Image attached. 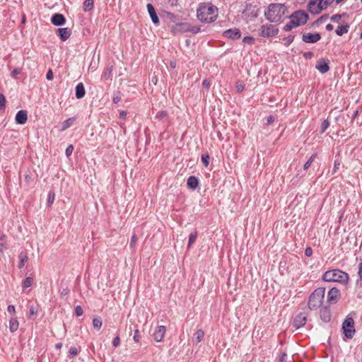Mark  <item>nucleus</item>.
<instances>
[{"mask_svg":"<svg viewBox=\"0 0 362 362\" xmlns=\"http://www.w3.org/2000/svg\"><path fill=\"white\" fill-rule=\"evenodd\" d=\"M136 240H137V238H136V235L135 234H134L132 238H131V241H130V243H129V246L130 247H134V245L136 242Z\"/></svg>","mask_w":362,"mask_h":362,"instance_id":"obj_54","label":"nucleus"},{"mask_svg":"<svg viewBox=\"0 0 362 362\" xmlns=\"http://www.w3.org/2000/svg\"><path fill=\"white\" fill-rule=\"evenodd\" d=\"M146 6H147L148 13L151 17V19L153 23L155 25H158L160 23V20L157 15L155 8L153 7V6L151 4H148Z\"/></svg>","mask_w":362,"mask_h":362,"instance_id":"obj_18","label":"nucleus"},{"mask_svg":"<svg viewBox=\"0 0 362 362\" xmlns=\"http://www.w3.org/2000/svg\"><path fill=\"white\" fill-rule=\"evenodd\" d=\"M324 0H310L308 4V10L313 14H318L322 10L327 8L324 4Z\"/></svg>","mask_w":362,"mask_h":362,"instance_id":"obj_8","label":"nucleus"},{"mask_svg":"<svg viewBox=\"0 0 362 362\" xmlns=\"http://www.w3.org/2000/svg\"><path fill=\"white\" fill-rule=\"evenodd\" d=\"M6 97L1 93H0V110H3L6 107Z\"/></svg>","mask_w":362,"mask_h":362,"instance_id":"obj_44","label":"nucleus"},{"mask_svg":"<svg viewBox=\"0 0 362 362\" xmlns=\"http://www.w3.org/2000/svg\"><path fill=\"white\" fill-rule=\"evenodd\" d=\"M7 311L10 313H15V312H16L15 306L13 305H9L7 307Z\"/></svg>","mask_w":362,"mask_h":362,"instance_id":"obj_62","label":"nucleus"},{"mask_svg":"<svg viewBox=\"0 0 362 362\" xmlns=\"http://www.w3.org/2000/svg\"><path fill=\"white\" fill-rule=\"evenodd\" d=\"M53 72L51 69H49L47 72V74H46V78L48 80V81H51L53 79Z\"/></svg>","mask_w":362,"mask_h":362,"instance_id":"obj_60","label":"nucleus"},{"mask_svg":"<svg viewBox=\"0 0 362 362\" xmlns=\"http://www.w3.org/2000/svg\"><path fill=\"white\" fill-rule=\"evenodd\" d=\"M73 151H74V146L72 144H69L66 150H65V154L67 157H69L72 153H73Z\"/></svg>","mask_w":362,"mask_h":362,"instance_id":"obj_46","label":"nucleus"},{"mask_svg":"<svg viewBox=\"0 0 362 362\" xmlns=\"http://www.w3.org/2000/svg\"><path fill=\"white\" fill-rule=\"evenodd\" d=\"M303 56L306 59H310L314 57V53L313 52H303Z\"/></svg>","mask_w":362,"mask_h":362,"instance_id":"obj_50","label":"nucleus"},{"mask_svg":"<svg viewBox=\"0 0 362 362\" xmlns=\"http://www.w3.org/2000/svg\"><path fill=\"white\" fill-rule=\"evenodd\" d=\"M321 39V34L320 33H303L302 40L305 43H315Z\"/></svg>","mask_w":362,"mask_h":362,"instance_id":"obj_9","label":"nucleus"},{"mask_svg":"<svg viewBox=\"0 0 362 362\" xmlns=\"http://www.w3.org/2000/svg\"><path fill=\"white\" fill-rule=\"evenodd\" d=\"M204 332L202 329H198L196 333L194 334V339H195V342L197 344L199 343L200 341H202L203 338H204Z\"/></svg>","mask_w":362,"mask_h":362,"instance_id":"obj_32","label":"nucleus"},{"mask_svg":"<svg viewBox=\"0 0 362 362\" xmlns=\"http://www.w3.org/2000/svg\"><path fill=\"white\" fill-rule=\"evenodd\" d=\"M288 12V8L284 4H270L264 11V17L270 23L283 21V18Z\"/></svg>","mask_w":362,"mask_h":362,"instance_id":"obj_2","label":"nucleus"},{"mask_svg":"<svg viewBox=\"0 0 362 362\" xmlns=\"http://www.w3.org/2000/svg\"><path fill=\"white\" fill-rule=\"evenodd\" d=\"M201 31V28L199 26L192 25L190 23L189 25V30L188 32L192 33L193 34H197Z\"/></svg>","mask_w":362,"mask_h":362,"instance_id":"obj_42","label":"nucleus"},{"mask_svg":"<svg viewBox=\"0 0 362 362\" xmlns=\"http://www.w3.org/2000/svg\"><path fill=\"white\" fill-rule=\"evenodd\" d=\"M293 40H294V36L291 35L284 37L283 40L285 41L284 45L286 47H288L293 42Z\"/></svg>","mask_w":362,"mask_h":362,"instance_id":"obj_41","label":"nucleus"},{"mask_svg":"<svg viewBox=\"0 0 362 362\" xmlns=\"http://www.w3.org/2000/svg\"><path fill=\"white\" fill-rule=\"evenodd\" d=\"M329 120L327 119H325L320 124V134H323L327 129V128L329 127Z\"/></svg>","mask_w":362,"mask_h":362,"instance_id":"obj_36","label":"nucleus"},{"mask_svg":"<svg viewBox=\"0 0 362 362\" xmlns=\"http://www.w3.org/2000/svg\"><path fill=\"white\" fill-rule=\"evenodd\" d=\"M75 120H76V117H69L67 119H66L65 121H64L62 123L61 130L64 131L66 129L71 127L73 125L74 122H75Z\"/></svg>","mask_w":362,"mask_h":362,"instance_id":"obj_26","label":"nucleus"},{"mask_svg":"<svg viewBox=\"0 0 362 362\" xmlns=\"http://www.w3.org/2000/svg\"><path fill=\"white\" fill-rule=\"evenodd\" d=\"M322 279L324 281L337 282L345 286L349 283L350 279L348 273L339 269H333L325 272Z\"/></svg>","mask_w":362,"mask_h":362,"instance_id":"obj_4","label":"nucleus"},{"mask_svg":"<svg viewBox=\"0 0 362 362\" xmlns=\"http://www.w3.org/2000/svg\"><path fill=\"white\" fill-rule=\"evenodd\" d=\"M340 164H341L340 160L339 159H336L334 160V168H333V169L332 170L331 172L329 171L328 174L330 173L331 175H334L337 173V171L339 170Z\"/></svg>","mask_w":362,"mask_h":362,"instance_id":"obj_37","label":"nucleus"},{"mask_svg":"<svg viewBox=\"0 0 362 362\" xmlns=\"http://www.w3.org/2000/svg\"><path fill=\"white\" fill-rule=\"evenodd\" d=\"M300 179V177H298V175H297L295 177H293L291 180L292 184L293 185H297Z\"/></svg>","mask_w":362,"mask_h":362,"instance_id":"obj_63","label":"nucleus"},{"mask_svg":"<svg viewBox=\"0 0 362 362\" xmlns=\"http://www.w3.org/2000/svg\"><path fill=\"white\" fill-rule=\"evenodd\" d=\"M340 298V291L336 288L333 287L329 289L327 293V302L329 304H335L337 303Z\"/></svg>","mask_w":362,"mask_h":362,"instance_id":"obj_11","label":"nucleus"},{"mask_svg":"<svg viewBox=\"0 0 362 362\" xmlns=\"http://www.w3.org/2000/svg\"><path fill=\"white\" fill-rule=\"evenodd\" d=\"M133 339H134V340L136 342H139V339H140V335H139V331L138 329H136V330L134 331V334Z\"/></svg>","mask_w":362,"mask_h":362,"instance_id":"obj_57","label":"nucleus"},{"mask_svg":"<svg viewBox=\"0 0 362 362\" xmlns=\"http://www.w3.org/2000/svg\"><path fill=\"white\" fill-rule=\"evenodd\" d=\"M341 330L344 334V341L353 338L356 333V329L354 327V320L351 317H346L344 320L341 325Z\"/></svg>","mask_w":362,"mask_h":362,"instance_id":"obj_6","label":"nucleus"},{"mask_svg":"<svg viewBox=\"0 0 362 362\" xmlns=\"http://www.w3.org/2000/svg\"><path fill=\"white\" fill-rule=\"evenodd\" d=\"M37 307L35 305H31L29 309V313L30 315H35L37 313Z\"/></svg>","mask_w":362,"mask_h":362,"instance_id":"obj_51","label":"nucleus"},{"mask_svg":"<svg viewBox=\"0 0 362 362\" xmlns=\"http://www.w3.org/2000/svg\"><path fill=\"white\" fill-rule=\"evenodd\" d=\"M236 90L238 93L242 92L244 90V86L243 84H238L236 86Z\"/></svg>","mask_w":362,"mask_h":362,"instance_id":"obj_64","label":"nucleus"},{"mask_svg":"<svg viewBox=\"0 0 362 362\" xmlns=\"http://www.w3.org/2000/svg\"><path fill=\"white\" fill-rule=\"evenodd\" d=\"M349 28H350V25L348 23H346L342 25H339L335 30V33L338 36H342L343 35H344L349 32Z\"/></svg>","mask_w":362,"mask_h":362,"instance_id":"obj_23","label":"nucleus"},{"mask_svg":"<svg viewBox=\"0 0 362 362\" xmlns=\"http://www.w3.org/2000/svg\"><path fill=\"white\" fill-rule=\"evenodd\" d=\"M28 120V112L26 110H21L17 112L15 121L18 124H24Z\"/></svg>","mask_w":362,"mask_h":362,"instance_id":"obj_20","label":"nucleus"},{"mask_svg":"<svg viewBox=\"0 0 362 362\" xmlns=\"http://www.w3.org/2000/svg\"><path fill=\"white\" fill-rule=\"evenodd\" d=\"M327 18H328V15L321 16L320 18H318L316 21H315L313 23L312 26L317 25L319 24L322 23L327 19Z\"/></svg>","mask_w":362,"mask_h":362,"instance_id":"obj_38","label":"nucleus"},{"mask_svg":"<svg viewBox=\"0 0 362 362\" xmlns=\"http://www.w3.org/2000/svg\"><path fill=\"white\" fill-rule=\"evenodd\" d=\"M241 31L238 28H230L225 30L223 33L224 37L228 38L232 40H238L241 37Z\"/></svg>","mask_w":362,"mask_h":362,"instance_id":"obj_10","label":"nucleus"},{"mask_svg":"<svg viewBox=\"0 0 362 362\" xmlns=\"http://www.w3.org/2000/svg\"><path fill=\"white\" fill-rule=\"evenodd\" d=\"M33 282H34V279L33 277H31V276L26 277L22 283L23 288L25 289V288L30 287L33 285Z\"/></svg>","mask_w":362,"mask_h":362,"instance_id":"obj_29","label":"nucleus"},{"mask_svg":"<svg viewBox=\"0 0 362 362\" xmlns=\"http://www.w3.org/2000/svg\"><path fill=\"white\" fill-rule=\"evenodd\" d=\"M358 275L359 279H358L356 281V286L358 288H362V262H360L358 265Z\"/></svg>","mask_w":362,"mask_h":362,"instance_id":"obj_31","label":"nucleus"},{"mask_svg":"<svg viewBox=\"0 0 362 362\" xmlns=\"http://www.w3.org/2000/svg\"><path fill=\"white\" fill-rule=\"evenodd\" d=\"M83 314V310L81 306L77 305L75 308V315L77 317L81 316Z\"/></svg>","mask_w":362,"mask_h":362,"instance_id":"obj_47","label":"nucleus"},{"mask_svg":"<svg viewBox=\"0 0 362 362\" xmlns=\"http://www.w3.org/2000/svg\"><path fill=\"white\" fill-rule=\"evenodd\" d=\"M305 255L306 257H311L313 255V249L310 247H308L305 250Z\"/></svg>","mask_w":362,"mask_h":362,"instance_id":"obj_56","label":"nucleus"},{"mask_svg":"<svg viewBox=\"0 0 362 362\" xmlns=\"http://www.w3.org/2000/svg\"><path fill=\"white\" fill-rule=\"evenodd\" d=\"M320 317L324 322H329L331 320L332 315L329 306L320 308Z\"/></svg>","mask_w":362,"mask_h":362,"instance_id":"obj_16","label":"nucleus"},{"mask_svg":"<svg viewBox=\"0 0 362 362\" xmlns=\"http://www.w3.org/2000/svg\"><path fill=\"white\" fill-rule=\"evenodd\" d=\"M287 354L286 352H283L279 358V362H287L286 361Z\"/></svg>","mask_w":362,"mask_h":362,"instance_id":"obj_59","label":"nucleus"},{"mask_svg":"<svg viewBox=\"0 0 362 362\" xmlns=\"http://www.w3.org/2000/svg\"><path fill=\"white\" fill-rule=\"evenodd\" d=\"M248 16H251L252 18H256L258 16V11L257 9H255V7L251 11V12L249 13Z\"/></svg>","mask_w":362,"mask_h":362,"instance_id":"obj_52","label":"nucleus"},{"mask_svg":"<svg viewBox=\"0 0 362 362\" xmlns=\"http://www.w3.org/2000/svg\"><path fill=\"white\" fill-rule=\"evenodd\" d=\"M86 90L84 85L82 83H79L76 86L75 88V95L77 99H81L85 96Z\"/></svg>","mask_w":362,"mask_h":362,"instance_id":"obj_22","label":"nucleus"},{"mask_svg":"<svg viewBox=\"0 0 362 362\" xmlns=\"http://www.w3.org/2000/svg\"><path fill=\"white\" fill-rule=\"evenodd\" d=\"M165 332L166 327L163 325H159L156 327L152 337L156 341L160 342L163 341Z\"/></svg>","mask_w":362,"mask_h":362,"instance_id":"obj_14","label":"nucleus"},{"mask_svg":"<svg viewBox=\"0 0 362 362\" xmlns=\"http://www.w3.org/2000/svg\"><path fill=\"white\" fill-rule=\"evenodd\" d=\"M19 326L17 317H11L9 320V329L11 332H15Z\"/></svg>","mask_w":362,"mask_h":362,"instance_id":"obj_25","label":"nucleus"},{"mask_svg":"<svg viewBox=\"0 0 362 362\" xmlns=\"http://www.w3.org/2000/svg\"><path fill=\"white\" fill-rule=\"evenodd\" d=\"M287 18L290 19V21L283 28L285 32H289L294 28L306 24L309 19V15L303 10H297Z\"/></svg>","mask_w":362,"mask_h":362,"instance_id":"obj_3","label":"nucleus"},{"mask_svg":"<svg viewBox=\"0 0 362 362\" xmlns=\"http://www.w3.org/2000/svg\"><path fill=\"white\" fill-rule=\"evenodd\" d=\"M274 122V117L272 115H269L267 118V124L269 125L272 124Z\"/></svg>","mask_w":362,"mask_h":362,"instance_id":"obj_61","label":"nucleus"},{"mask_svg":"<svg viewBox=\"0 0 362 362\" xmlns=\"http://www.w3.org/2000/svg\"><path fill=\"white\" fill-rule=\"evenodd\" d=\"M199 179L194 175H191L188 177L187 180V187L192 190H194L197 189V187L199 186Z\"/></svg>","mask_w":362,"mask_h":362,"instance_id":"obj_21","label":"nucleus"},{"mask_svg":"<svg viewBox=\"0 0 362 362\" xmlns=\"http://www.w3.org/2000/svg\"><path fill=\"white\" fill-rule=\"evenodd\" d=\"M19 264H18V267L20 269L23 268L25 264V262L28 261V256L24 252H21L19 254Z\"/></svg>","mask_w":362,"mask_h":362,"instance_id":"obj_28","label":"nucleus"},{"mask_svg":"<svg viewBox=\"0 0 362 362\" xmlns=\"http://www.w3.org/2000/svg\"><path fill=\"white\" fill-rule=\"evenodd\" d=\"M56 33L59 36V39L64 42L71 36V30L69 28H60L57 29Z\"/></svg>","mask_w":362,"mask_h":362,"instance_id":"obj_17","label":"nucleus"},{"mask_svg":"<svg viewBox=\"0 0 362 362\" xmlns=\"http://www.w3.org/2000/svg\"><path fill=\"white\" fill-rule=\"evenodd\" d=\"M330 20L333 23H339L341 21V16L339 14H334L330 17Z\"/></svg>","mask_w":362,"mask_h":362,"instance_id":"obj_48","label":"nucleus"},{"mask_svg":"<svg viewBox=\"0 0 362 362\" xmlns=\"http://www.w3.org/2000/svg\"><path fill=\"white\" fill-rule=\"evenodd\" d=\"M279 33L276 25L272 24L262 25L260 28L259 35L263 37H271L276 36Z\"/></svg>","mask_w":362,"mask_h":362,"instance_id":"obj_7","label":"nucleus"},{"mask_svg":"<svg viewBox=\"0 0 362 362\" xmlns=\"http://www.w3.org/2000/svg\"><path fill=\"white\" fill-rule=\"evenodd\" d=\"M103 325V320L100 317H94L93 320V325L95 329L97 330L100 329Z\"/></svg>","mask_w":362,"mask_h":362,"instance_id":"obj_30","label":"nucleus"},{"mask_svg":"<svg viewBox=\"0 0 362 362\" xmlns=\"http://www.w3.org/2000/svg\"><path fill=\"white\" fill-rule=\"evenodd\" d=\"M210 85V81L206 78L204 79V81H202V86L205 88H209Z\"/></svg>","mask_w":362,"mask_h":362,"instance_id":"obj_58","label":"nucleus"},{"mask_svg":"<svg viewBox=\"0 0 362 362\" xmlns=\"http://www.w3.org/2000/svg\"><path fill=\"white\" fill-rule=\"evenodd\" d=\"M168 117V112L167 110H161L159 111L155 118L158 120H163L165 118H167Z\"/></svg>","mask_w":362,"mask_h":362,"instance_id":"obj_35","label":"nucleus"},{"mask_svg":"<svg viewBox=\"0 0 362 362\" xmlns=\"http://www.w3.org/2000/svg\"><path fill=\"white\" fill-rule=\"evenodd\" d=\"M242 41L244 44L252 45L255 41V38L252 36H246L243 37Z\"/></svg>","mask_w":362,"mask_h":362,"instance_id":"obj_45","label":"nucleus"},{"mask_svg":"<svg viewBox=\"0 0 362 362\" xmlns=\"http://www.w3.org/2000/svg\"><path fill=\"white\" fill-rule=\"evenodd\" d=\"M201 160H202L203 165H204V167H206V168L208 167L209 165V160H210L209 154L207 152L202 154Z\"/></svg>","mask_w":362,"mask_h":362,"instance_id":"obj_33","label":"nucleus"},{"mask_svg":"<svg viewBox=\"0 0 362 362\" xmlns=\"http://www.w3.org/2000/svg\"><path fill=\"white\" fill-rule=\"evenodd\" d=\"M21 69L18 68H15L11 72V76L13 78H16V76L21 73Z\"/></svg>","mask_w":362,"mask_h":362,"instance_id":"obj_53","label":"nucleus"},{"mask_svg":"<svg viewBox=\"0 0 362 362\" xmlns=\"http://www.w3.org/2000/svg\"><path fill=\"white\" fill-rule=\"evenodd\" d=\"M198 236V233L195 230L194 231L192 232L189 235V240H188V247H190L196 241Z\"/></svg>","mask_w":362,"mask_h":362,"instance_id":"obj_27","label":"nucleus"},{"mask_svg":"<svg viewBox=\"0 0 362 362\" xmlns=\"http://www.w3.org/2000/svg\"><path fill=\"white\" fill-rule=\"evenodd\" d=\"M78 354V350L76 347L75 346H71L69 349V357L71 358H74V356H77Z\"/></svg>","mask_w":362,"mask_h":362,"instance_id":"obj_43","label":"nucleus"},{"mask_svg":"<svg viewBox=\"0 0 362 362\" xmlns=\"http://www.w3.org/2000/svg\"><path fill=\"white\" fill-rule=\"evenodd\" d=\"M325 293L324 287L317 288L311 293L308 300V307L310 310H317L322 306Z\"/></svg>","mask_w":362,"mask_h":362,"instance_id":"obj_5","label":"nucleus"},{"mask_svg":"<svg viewBox=\"0 0 362 362\" xmlns=\"http://www.w3.org/2000/svg\"><path fill=\"white\" fill-rule=\"evenodd\" d=\"M317 154L313 153L310 158L303 165V170H307L310 166L311 165L312 163L314 161L315 158L317 157Z\"/></svg>","mask_w":362,"mask_h":362,"instance_id":"obj_34","label":"nucleus"},{"mask_svg":"<svg viewBox=\"0 0 362 362\" xmlns=\"http://www.w3.org/2000/svg\"><path fill=\"white\" fill-rule=\"evenodd\" d=\"M189 23H178L171 26V33L174 35L187 33L189 30Z\"/></svg>","mask_w":362,"mask_h":362,"instance_id":"obj_12","label":"nucleus"},{"mask_svg":"<svg viewBox=\"0 0 362 362\" xmlns=\"http://www.w3.org/2000/svg\"><path fill=\"white\" fill-rule=\"evenodd\" d=\"M54 198H55L54 192L52 191H49L48 193V196H47V206H50L53 204V202L54 201Z\"/></svg>","mask_w":362,"mask_h":362,"instance_id":"obj_39","label":"nucleus"},{"mask_svg":"<svg viewBox=\"0 0 362 362\" xmlns=\"http://www.w3.org/2000/svg\"><path fill=\"white\" fill-rule=\"evenodd\" d=\"M51 23L56 26L64 25L66 23V18L63 14L56 13L52 15Z\"/></svg>","mask_w":362,"mask_h":362,"instance_id":"obj_19","label":"nucleus"},{"mask_svg":"<svg viewBox=\"0 0 362 362\" xmlns=\"http://www.w3.org/2000/svg\"><path fill=\"white\" fill-rule=\"evenodd\" d=\"M61 296H67L69 293V290L67 287L64 288L59 291Z\"/></svg>","mask_w":362,"mask_h":362,"instance_id":"obj_55","label":"nucleus"},{"mask_svg":"<svg viewBox=\"0 0 362 362\" xmlns=\"http://www.w3.org/2000/svg\"><path fill=\"white\" fill-rule=\"evenodd\" d=\"M218 16V8L211 3H201L197 9V18L206 23L214 22Z\"/></svg>","mask_w":362,"mask_h":362,"instance_id":"obj_1","label":"nucleus"},{"mask_svg":"<svg viewBox=\"0 0 362 362\" xmlns=\"http://www.w3.org/2000/svg\"><path fill=\"white\" fill-rule=\"evenodd\" d=\"M307 322V316L304 313H298L294 318L293 326L296 329L303 327Z\"/></svg>","mask_w":362,"mask_h":362,"instance_id":"obj_15","label":"nucleus"},{"mask_svg":"<svg viewBox=\"0 0 362 362\" xmlns=\"http://www.w3.org/2000/svg\"><path fill=\"white\" fill-rule=\"evenodd\" d=\"M315 68L321 73L325 74L327 73L330 67H329V60L325 58H320L315 66Z\"/></svg>","mask_w":362,"mask_h":362,"instance_id":"obj_13","label":"nucleus"},{"mask_svg":"<svg viewBox=\"0 0 362 362\" xmlns=\"http://www.w3.org/2000/svg\"><path fill=\"white\" fill-rule=\"evenodd\" d=\"M121 100V93L119 90L115 91L113 93L112 102L115 104Z\"/></svg>","mask_w":362,"mask_h":362,"instance_id":"obj_40","label":"nucleus"},{"mask_svg":"<svg viewBox=\"0 0 362 362\" xmlns=\"http://www.w3.org/2000/svg\"><path fill=\"white\" fill-rule=\"evenodd\" d=\"M94 8V1L93 0H84L83 3V11L84 12H89Z\"/></svg>","mask_w":362,"mask_h":362,"instance_id":"obj_24","label":"nucleus"},{"mask_svg":"<svg viewBox=\"0 0 362 362\" xmlns=\"http://www.w3.org/2000/svg\"><path fill=\"white\" fill-rule=\"evenodd\" d=\"M120 344V338L119 336V334H117V336L114 338L112 341V345L114 347H117Z\"/></svg>","mask_w":362,"mask_h":362,"instance_id":"obj_49","label":"nucleus"}]
</instances>
